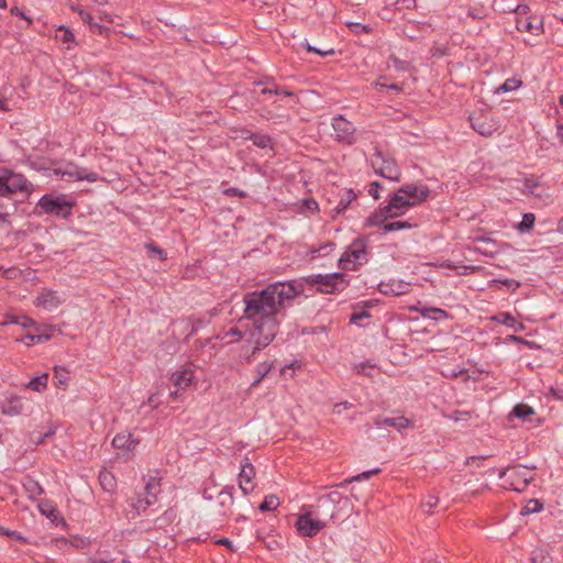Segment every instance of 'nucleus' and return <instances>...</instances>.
<instances>
[{
  "label": "nucleus",
  "instance_id": "obj_36",
  "mask_svg": "<svg viewBox=\"0 0 563 563\" xmlns=\"http://www.w3.org/2000/svg\"><path fill=\"white\" fill-rule=\"evenodd\" d=\"M536 222V216L531 212L523 213L522 219L519 223L516 224V229L521 232L526 233L533 229Z\"/></svg>",
  "mask_w": 563,
  "mask_h": 563
},
{
  "label": "nucleus",
  "instance_id": "obj_6",
  "mask_svg": "<svg viewBox=\"0 0 563 563\" xmlns=\"http://www.w3.org/2000/svg\"><path fill=\"white\" fill-rule=\"evenodd\" d=\"M531 468L527 466H514L499 471L498 476L516 492H523L533 479Z\"/></svg>",
  "mask_w": 563,
  "mask_h": 563
},
{
  "label": "nucleus",
  "instance_id": "obj_19",
  "mask_svg": "<svg viewBox=\"0 0 563 563\" xmlns=\"http://www.w3.org/2000/svg\"><path fill=\"white\" fill-rule=\"evenodd\" d=\"M161 493V479L156 476H150L144 486L145 504L154 505L157 501V496Z\"/></svg>",
  "mask_w": 563,
  "mask_h": 563
},
{
  "label": "nucleus",
  "instance_id": "obj_5",
  "mask_svg": "<svg viewBox=\"0 0 563 563\" xmlns=\"http://www.w3.org/2000/svg\"><path fill=\"white\" fill-rule=\"evenodd\" d=\"M371 165L375 173L380 177L395 183L400 181L401 172L396 161L389 155L384 154L382 151L377 150L373 154Z\"/></svg>",
  "mask_w": 563,
  "mask_h": 563
},
{
  "label": "nucleus",
  "instance_id": "obj_62",
  "mask_svg": "<svg viewBox=\"0 0 563 563\" xmlns=\"http://www.w3.org/2000/svg\"><path fill=\"white\" fill-rule=\"evenodd\" d=\"M273 84H275V80L273 77H264L260 80L254 81L255 86H262L263 88L271 87V86H273Z\"/></svg>",
  "mask_w": 563,
  "mask_h": 563
},
{
  "label": "nucleus",
  "instance_id": "obj_20",
  "mask_svg": "<svg viewBox=\"0 0 563 563\" xmlns=\"http://www.w3.org/2000/svg\"><path fill=\"white\" fill-rule=\"evenodd\" d=\"M357 198V195L353 189H342L340 191V200L336 207L332 210V218L344 213V211L351 206V203Z\"/></svg>",
  "mask_w": 563,
  "mask_h": 563
},
{
  "label": "nucleus",
  "instance_id": "obj_26",
  "mask_svg": "<svg viewBox=\"0 0 563 563\" xmlns=\"http://www.w3.org/2000/svg\"><path fill=\"white\" fill-rule=\"evenodd\" d=\"M22 486L31 499H36L38 496L44 494V488L31 476L24 477Z\"/></svg>",
  "mask_w": 563,
  "mask_h": 563
},
{
  "label": "nucleus",
  "instance_id": "obj_44",
  "mask_svg": "<svg viewBox=\"0 0 563 563\" xmlns=\"http://www.w3.org/2000/svg\"><path fill=\"white\" fill-rule=\"evenodd\" d=\"M279 506V498L275 495H268L264 498V500L258 506L261 511H271L276 509Z\"/></svg>",
  "mask_w": 563,
  "mask_h": 563
},
{
  "label": "nucleus",
  "instance_id": "obj_9",
  "mask_svg": "<svg viewBox=\"0 0 563 563\" xmlns=\"http://www.w3.org/2000/svg\"><path fill=\"white\" fill-rule=\"evenodd\" d=\"M472 129L482 136H492L500 128L499 121L485 113L471 114L468 117Z\"/></svg>",
  "mask_w": 563,
  "mask_h": 563
},
{
  "label": "nucleus",
  "instance_id": "obj_17",
  "mask_svg": "<svg viewBox=\"0 0 563 563\" xmlns=\"http://www.w3.org/2000/svg\"><path fill=\"white\" fill-rule=\"evenodd\" d=\"M374 424L377 428L390 427V428H395L398 431H401L404 429H407L410 426V420L404 416H398V417L377 416L374 419Z\"/></svg>",
  "mask_w": 563,
  "mask_h": 563
},
{
  "label": "nucleus",
  "instance_id": "obj_43",
  "mask_svg": "<svg viewBox=\"0 0 563 563\" xmlns=\"http://www.w3.org/2000/svg\"><path fill=\"white\" fill-rule=\"evenodd\" d=\"M22 276V271L19 269L18 267H9V268H4L3 266L0 265V278H3L5 280H15L18 278H21Z\"/></svg>",
  "mask_w": 563,
  "mask_h": 563
},
{
  "label": "nucleus",
  "instance_id": "obj_24",
  "mask_svg": "<svg viewBox=\"0 0 563 563\" xmlns=\"http://www.w3.org/2000/svg\"><path fill=\"white\" fill-rule=\"evenodd\" d=\"M377 300L371 299L366 301H362L361 309L358 310V307H354V311L350 317V323L360 324V322L364 319L371 318L369 312L367 311L368 308H372L376 305Z\"/></svg>",
  "mask_w": 563,
  "mask_h": 563
},
{
  "label": "nucleus",
  "instance_id": "obj_39",
  "mask_svg": "<svg viewBox=\"0 0 563 563\" xmlns=\"http://www.w3.org/2000/svg\"><path fill=\"white\" fill-rule=\"evenodd\" d=\"M421 316L424 318H430L433 320H440L448 318V312L440 308L426 307L420 311Z\"/></svg>",
  "mask_w": 563,
  "mask_h": 563
},
{
  "label": "nucleus",
  "instance_id": "obj_58",
  "mask_svg": "<svg viewBox=\"0 0 563 563\" xmlns=\"http://www.w3.org/2000/svg\"><path fill=\"white\" fill-rule=\"evenodd\" d=\"M10 13H11L12 15H14V16H19V18H21V19L25 20L29 24H32V22H33V21H32V19H31V18H29V16L24 13V11H23L21 8L16 7V5H14V7H12V8L10 9Z\"/></svg>",
  "mask_w": 563,
  "mask_h": 563
},
{
  "label": "nucleus",
  "instance_id": "obj_33",
  "mask_svg": "<svg viewBox=\"0 0 563 563\" xmlns=\"http://www.w3.org/2000/svg\"><path fill=\"white\" fill-rule=\"evenodd\" d=\"M234 487L225 486L218 496L219 504L224 508H231L234 504L233 498Z\"/></svg>",
  "mask_w": 563,
  "mask_h": 563
},
{
  "label": "nucleus",
  "instance_id": "obj_49",
  "mask_svg": "<svg viewBox=\"0 0 563 563\" xmlns=\"http://www.w3.org/2000/svg\"><path fill=\"white\" fill-rule=\"evenodd\" d=\"M389 60L393 63V66L397 71L405 73L409 70L410 64L406 60L400 59L396 55H390Z\"/></svg>",
  "mask_w": 563,
  "mask_h": 563
},
{
  "label": "nucleus",
  "instance_id": "obj_40",
  "mask_svg": "<svg viewBox=\"0 0 563 563\" xmlns=\"http://www.w3.org/2000/svg\"><path fill=\"white\" fill-rule=\"evenodd\" d=\"M47 382L48 374H43L34 377L31 382H29L26 387L35 391H43L47 386Z\"/></svg>",
  "mask_w": 563,
  "mask_h": 563
},
{
  "label": "nucleus",
  "instance_id": "obj_7",
  "mask_svg": "<svg viewBox=\"0 0 563 563\" xmlns=\"http://www.w3.org/2000/svg\"><path fill=\"white\" fill-rule=\"evenodd\" d=\"M52 175L66 181L87 180L89 183H96L102 179L98 173L87 172L86 168L79 167L74 163H66L60 167L54 168Z\"/></svg>",
  "mask_w": 563,
  "mask_h": 563
},
{
  "label": "nucleus",
  "instance_id": "obj_16",
  "mask_svg": "<svg viewBox=\"0 0 563 563\" xmlns=\"http://www.w3.org/2000/svg\"><path fill=\"white\" fill-rule=\"evenodd\" d=\"M139 439L133 438L129 432L118 433L112 440V446L123 453H132L139 444Z\"/></svg>",
  "mask_w": 563,
  "mask_h": 563
},
{
  "label": "nucleus",
  "instance_id": "obj_12",
  "mask_svg": "<svg viewBox=\"0 0 563 563\" xmlns=\"http://www.w3.org/2000/svg\"><path fill=\"white\" fill-rule=\"evenodd\" d=\"M255 477V468L247 457H244L241 462V471L239 473V487L243 495H249L253 492L255 484L253 482Z\"/></svg>",
  "mask_w": 563,
  "mask_h": 563
},
{
  "label": "nucleus",
  "instance_id": "obj_1",
  "mask_svg": "<svg viewBox=\"0 0 563 563\" xmlns=\"http://www.w3.org/2000/svg\"><path fill=\"white\" fill-rule=\"evenodd\" d=\"M303 291V284H269L262 291L247 294L244 297V314L239 327H231L224 338H233L231 342L245 340L253 344L251 354L246 357L251 362L255 354L268 346L276 338L279 329L277 316L290 306Z\"/></svg>",
  "mask_w": 563,
  "mask_h": 563
},
{
  "label": "nucleus",
  "instance_id": "obj_2",
  "mask_svg": "<svg viewBox=\"0 0 563 563\" xmlns=\"http://www.w3.org/2000/svg\"><path fill=\"white\" fill-rule=\"evenodd\" d=\"M75 206L76 200L65 194H45L36 203L40 213L54 216L64 220H68L73 216Z\"/></svg>",
  "mask_w": 563,
  "mask_h": 563
},
{
  "label": "nucleus",
  "instance_id": "obj_63",
  "mask_svg": "<svg viewBox=\"0 0 563 563\" xmlns=\"http://www.w3.org/2000/svg\"><path fill=\"white\" fill-rule=\"evenodd\" d=\"M214 543L219 544V545H224V547H227L229 550H231L233 552L235 551V548H234L232 541L229 540L228 538L218 539Z\"/></svg>",
  "mask_w": 563,
  "mask_h": 563
},
{
  "label": "nucleus",
  "instance_id": "obj_25",
  "mask_svg": "<svg viewBox=\"0 0 563 563\" xmlns=\"http://www.w3.org/2000/svg\"><path fill=\"white\" fill-rule=\"evenodd\" d=\"M411 284H377L378 290L384 295L400 296L410 291Z\"/></svg>",
  "mask_w": 563,
  "mask_h": 563
},
{
  "label": "nucleus",
  "instance_id": "obj_42",
  "mask_svg": "<svg viewBox=\"0 0 563 563\" xmlns=\"http://www.w3.org/2000/svg\"><path fill=\"white\" fill-rule=\"evenodd\" d=\"M503 245L499 243H492V244H485L482 247H475V251L478 253L488 256L494 257L495 255L499 254L501 252Z\"/></svg>",
  "mask_w": 563,
  "mask_h": 563
},
{
  "label": "nucleus",
  "instance_id": "obj_41",
  "mask_svg": "<svg viewBox=\"0 0 563 563\" xmlns=\"http://www.w3.org/2000/svg\"><path fill=\"white\" fill-rule=\"evenodd\" d=\"M522 81L515 77L506 79L498 88L497 92H510L521 87Z\"/></svg>",
  "mask_w": 563,
  "mask_h": 563
},
{
  "label": "nucleus",
  "instance_id": "obj_38",
  "mask_svg": "<svg viewBox=\"0 0 563 563\" xmlns=\"http://www.w3.org/2000/svg\"><path fill=\"white\" fill-rule=\"evenodd\" d=\"M416 224L409 222V221H393L387 222L382 227L383 232H394L399 230H406V229H412Z\"/></svg>",
  "mask_w": 563,
  "mask_h": 563
},
{
  "label": "nucleus",
  "instance_id": "obj_22",
  "mask_svg": "<svg viewBox=\"0 0 563 563\" xmlns=\"http://www.w3.org/2000/svg\"><path fill=\"white\" fill-rule=\"evenodd\" d=\"M492 321L504 324L508 328L514 329L516 332L525 330V325L518 322L516 318L509 312H499L490 318Z\"/></svg>",
  "mask_w": 563,
  "mask_h": 563
},
{
  "label": "nucleus",
  "instance_id": "obj_18",
  "mask_svg": "<svg viewBox=\"0 0 563 563\" xmlns=\"http://www.w3.org/2000/svg\"><path fill=\"white\" fill-rule=\"evenodd\" d=\"M194 373L190 369L177 371L173 373L170 379L176 389L170 393V396L176 398L178 393L189 386L192 382Z\"/></svg>",
  "mask_w": 563,
  "mask_h": 563
},
{
  "label": "nucleus",
  "instance_id": "obj_51",
  "mask_svg": "<svg viewBox=\"0 0 563 563\" xmlns=\"http://www.w3.org/2000/svg\"><path fill=\"white\" fill-rule=\"evenodd\" d=\"M504 12H515L517 16L521 18V15H526L530 12V8L528 4H516L514 7L509 5L503 9Z\"/></svg>",
  "mask_w": 563,
  "mask_h": 563
},
{
  "label": "nucleus",
  "instance_id": "obj_10",
  "mask_svg": "<svg viewBox=\"0 0 563 563\" xmlns=\"http://www.w3.org/2000/svg\"><path fill=\"white\" fill-rule=\"evenodd\" d=\"M399 192L408 197L409 202H415V207L427 201L431 190L427 185L419 183H407L399 187Z\"/></svg>",
  "mask_w": 563,
  "mask_h": 563
},
{
  "label": "nucleus",
  "instance_id": "obj_56",
  "mask_svg": "<svg viewBox=\"0 0 563 563\" xmlns=\"http://www.w3.org/2000/svg\"><path fill=\"white\" fill-rule=\"evenodd\" d=\"M320 287H318V290L321 291V292H333L334 290H343V287H340V286H343L344 284H328V283H324V284H319Z\"/></svg>",
  "mask_w": 563,
  "mask_h": 563
},
{
  "label": "nucleus",
  "instance_id": "obj_61",
  "mask_svg": "<svg viewBox=\"0 0 563 563\" xmlns=\"http://www.w3.org/2000/svg\"><path fill=\"white\" fill-rule=\"evenodd\" d=\"M352 407H353V405L351 402L342 401V402L335 404L333 410H334L335 413L340 415L343 410L350 409Z\"/></svg>",
  "mask_w": 563,
  "mask_h": 563
},
{
  "label": "nucleus",
  "instance_id": "obj_48",
  "mask_svg": "<svg viewBox=\"0 0 563 563\" xmlns=\"http://www.w3.org/2000/svg\"><path fill=\"white\" fill-rule=\"evenodd\" d=\"M543 508V505L538 499H530L527 505L522 508L521 515H529L541 511Z\"/></svg>",
  "mask_w": 563,
  "mask_h": 563
},
{
  "label": "nucleus",
  "instance_id": "obj_52",
  "mask_svg": "<svg viewBox=\"0 0 563 563\" xmlns=\"http://www.w3.org/2000/svg\"><path fill=\"white\" fill-rule=\"evenodd\" d=\"M54 433H55L54 429H49L47 432H45L43 434L42 433H33L31 437V441L34 444L40 445V444L44 443L46 438L52 437Z\"/></svg>",
  "mask_w": 563,
  "mask_h": 563
},
{
  "label": "nucleus",
  "instance_id": "obj_28",
  "mask_svg": "<svg viewBox=\"0 0 563 563\" xmlns=\"http://www.w3.org/2000/svg\"><path fill=\"white\" fill-rule=\"evenodd\" d=\"M144 247L146 250L147 256L151 260L163 262L167 258V252L154 242L146 243Z\"/></svg>",
  "mask_w": 563,
  "mask_h": 563
},
{
  "label": "nucleus",
  "instance_id": "obj_35",
  "mask_svg": "<svg viewBox=\"0 0 563 563\" xmlns=\"http://www.w3.org/2000/svg\"><path fill=\"white\" fill-rule=\"evenodd\" d=\"M382 472L380 468L376 467L369 471H365L361 474H357L355 476H352L350 478L344 479L342 483H340L339 487H345L346 485L353 483V482H361L371 478L373 475L379 474Z\"/></svg>",
  "mask_w": 563,
  "mask_h": 563
},
{
  "label": "nucleus",
  "instance_id": "obj_57",
  "mask_svg": "<svg viewBox=\"0 0 563 563\" xmlns=\"http://www.w3.org/2000/svg\"><path fill=\"white\" fill-rule=\"evenodd\" d=\"M383 189V185L379 181H373L369 184L368 194L373 199H379V190Z\"/></svg>",
  "mask_w": 563,
  "mask_h": 563
},
{
  "label": "nucleus",
  "instance_id": "obj_59",
  "mask_svg": "<svg viewBox=\"0 0 563 563\" xmlns=\"http://www.w3.org/2000/svg\"><path fill=\"white\" fill-rule=\"evenodd\" d=\"M224 194L230 197H239V198L246 197V192L236 187H230V188L225 189Z\"/></svg>",
  "mask_w": 563,
  "mask_h": 563
},
{
  "label": "nucleus",
  "instance_id": "obj_55",
  "mask_svg": "<svg viewBox=\"0 0 563 563\" xmlns=\"http://www.w3.org/2000/svg\"><path fill=\"white\" fill-rule=\"evenodd\" d=\"M439 498L435 496H429L427 500L421 504L424 512H431V510L438 505Z\"/></svg>",
  "mask_w": 563,
  "mask_h": 563
},
{
  "label": "nucleus",
  "instance_id": "obj_54",
  "mask_svg": "<svg viewBox=\"0 0 563 563\" xmlns=\"http://www.w3.org/2000/svg\"><path fill=\"white\" fill-rule=\"evenodd\" d=\"M55 377L58 380L57 387L66 385L68 382V372L65 368H55Z\"/></svg>",
  "mask_w": 563,
  "mask_h": 563
},
{
  "label": "nucleus",
  "instance_id": "obj_30",
  "mask_svg": "<svg viewBox=\"0 0 563 563\" xmlns=\"http://www.w3.org/2000/svg\"><path fill=\"white\" fill-rule=\"evenodd\" d=\"M244 140H252L253 144L260 148H267L273 146V139L266 134L250 133V136H244Z\"/></svg>",
  "mask_w": 563,
  "mask_h": 563
},
{
  "label": "nucleus",
  "instance_id": "obj_3",
  "mask_svg": "<svg viewBox=\"0 0 563 563\" xmlns=\"http://www.w3.org/2000/svg\"><path fill=\"white\" fill-rule=\"evenodd\" d=\"M368 261V238L362 235L353 240L338 261L341 269L355 271Z\"/></svg>",
  "mask_w": 563,
  "mask_h": 563
},
{
  "label": "nucleus",
  "instance_id": "obj_11",
  "mask_svg": "<svg viewBox=\"0 0 563 563\" xmlns=\"http://www.w3.org/2000/svg\"><path fill=\"white\" fill-rule=\"evenodd\" d=\"M415 207V202H409L408 197L399 192V188L389 196L385 212H390L393 218L404 216L409 209Z\"/></svg>",
  "mask_w": 563,
  "mask_h": 563
},
{
  "label": "nucleus",
  "instance_id": "obj_64",
  "mask_svg": "<svg viewBox=\"0 0 563 563\" xmlns=\"http://www.w3.org/2000/svg\"><path fill=\"white\" fill-rule=\"evenodd\" d=\"M474 242H482L484 244L498 243L496 240L492 239L488 235H477L474 238Z\"/></svg>",
  "mask_w": 563,
  "mask_h": 563
},
{
  "label": "nucleus",
  "instance_id": "obj_15",
  "mask_svg": "<svg viewBox=\"0 0 563 563\" xmlns=\"http://www.w3.org/2000/svg\"><path fill=\"white\" fill-rule=\"evenodd\" d=\"M516 29L519 32H528L533 35H539L543 33V20L538 16H530L527 19L516 18Z\"/></svg>",
  "mask_w": 563,
  "mask_h": 563
},
{
  "label": "nucleus",
  "instance_id": "obj_31",
  "mask_svg": "<svg viewBox=\"0 0 563 563\" xmlns=\"http://www.w3.org/2000/svg\"><path fill=\"white\" fill-rule=\"evenodd\" d=\"M263 96H280V97H292L294 92L288 90L286 87L273 84L271 87H264L261 90Z\"/></svg>",
  "mask_w": 563,
  "mask_h": 563
},
{
  "label": "nucleus",
  "instance_id": "obj_34",
  "mask_svg": "<svg viewBox=\"0 0 563 563\" xmlns=\"http://www.w3.org/2000/svg\"><path fill=\"white\" fill-rule=\"evenodd\" d=\"M272 368H273V363H268V362L260 363L255 368L256 378L251 384V388L257 387L261 384V382L264 379V377L272 371Z\"/></svg>",
  "mask_w": 563,
  "mask_h": 563
},
{
  "label": "nucleus",
  "instance_id": "obj_53",
  "mask_svg": "<svg viewBox=\"0 0 563 563\" xmlns=\"http://www.w3.org/2000/svg\"><path fill=\"white\" fill-rule=\"evenodd\" d=\"M58 31L62 32V35H60V40L62 42L64 43H70V42H74L75 41V35L74 33L71 32V30H69L68 27H66L65 25H60L58 27Z\"/></svg>",
  "mask_w": 563,
  "mask_h": 563
},
{
  "label": "nucleus",
  "instance_id": "obj_27",
  "mask_svg": "<svg viewBox=\"0 0 563 563\" xmlns=\"http://www.w3.org/2000/svg\"><path fill=\"white\" fill-rule=\"evenodd\" d=\"M2 324L3 325L19 324L24 329L33 328V327L36 328V322L32 318L24 316V314L23 316L5 314L4 320L2 321Z\"/></svg>",
  "mask_w": 563,
  "mask_h": 563
},
{
  "label": "nucleus",
  "instance_id": "obj_8",
  "mask_svg": "<svg viewBox=\"0 0 563 563\" xmlns=\"http://www.w3.org/2000/svg\"><path fill=\"white\" fill-rule=\"evenodd\" d=\"M331 125L334 131V140L336 142L345 145H353L357 141L356 128L342 114L333 117Z\"/></svg>",
  "mask_w": 563,
  "mask_h": 563
},
{
  "label": "nucleus",
  "instance_id": "obj_21",
  "mask_svg": "<svg viewBox=\"0 0 563 563\" xmlns=\"http://www.w3.org/2000/svg\"><path fill=\"white\" fill-rule=\"evenodd\" d=\"M128 506L126 515L131 519H134L135 517L144 514L151 505L145 504V498L139 495L137 497L130 498L128 500Z\"/></svg>",
  "mask_w": 563,
  "mask_h": 563
},
{
  "label": "nucleus",
  "instance_id": "obj_46",
  "mask_svg": "<svg viewBox=\"0 0 563 563\" xmlns=\"http://www.w3.org/2000/svg\"><path fill=\"white\" fill-rule=\"evenodd\" d=\"M531 563H553L552 556L544 550L537 549L532 552Z\"/></svg>",
  "mask_w": 563,
  "mask_h": 563
},
{
  "label": "nucleus",
  "instance_id": "obj_60",
  "mask_svg": "<svg viewBox=\"0 0 563 563\" xmlns=\"http://www.w3.org/2000/svg\"><path fill=\"white\" fill-rule=\"evenodd\" d=\"M396 4L399 5L400 8L411 10V9L416 8L417 1L416 0H397Z\"/></svg>",
  "mask_w": 563,
  "mask_h": 563
},
{
  "label": "nucleus",
  "instance_id": "obj_14",
  "mask_svg": "<svg viewBox=\"0 0 563 563\" xmlns=\"http://www.w3.org/2000/svg\"><path fill=\"white\" fill-rule=\"evenodd\" d=\"M62 298L55 290L43 288V290L34 299V305L47 311L56 309L62 303Z\"/></svg>",
  "mask_w": 563,
  "mask_h": 563
},
{
  "label": "nucleus",
  "instance_id": "obj_47",
  "mask_svg": "<svg viewBox=\"0 0 563 563\" xmlns=\"http://www.w3.org/2000/svg\"><path fill=\"white\" fill-rule=\"evenodd\" d=\"M38 509H40L42 515H44L45 517H47V518H49L52 520L55 519L56 516H57L56 508L48 500L41 501L38 504Z\"/></svg>",
  "mask_w": 563,
  "mask_h": 563
},
{
  "label": "nucleus",
  "instance_id": "obj_29",
  "mask_svg": "<svg viewBox=\"0 0 563 563\" xmlns=\"http://www.w3.org/2000/svg\"><path fill=\"white\" fill-rule=\"evenodd\" d=\"M98 478L104 492L112 493L115 489L117 481L111 472L101 471Z\"/></svg>",
  "mask_w": 563,
  "mask_h": 563
},
{
  "label": "nucleus",
  "instance_id": "obj_50",
  "mask_svg": "<svg viewBox=\"0 0 563 563\" xmlns=\"http://www.w3.org/2000/svg\"><path fill=\"white\" fill-rule=\"evenodd\" d=\"M349 27L354 34H368L372 32V27L368 24L358 22L349 23Z\"/></svg>",
  "mask_w": 563,
  "mask_h": 563
},
{
  "label": "nucleus",
  "instance_id": "obj_32",
  "mask_svg": "<svg viewBox=\"0 0 563 563\" xmlns=\"http://www.w3.org/2000/svg\"><path fill=\"white\" fill-rule=\"evenodd\" d=\"M1 412L7 416H18L22 412V404L19 398H12L1 407Z\"/></svg>",
  "mask_w": 563,
  "mask_h": 563
},
{
  "label": "nucleus",
  "instance_id": "obj_13",
  "mask_svg": "<svg viewBox=\"0 0 563 563\" xmlns=\"http://www.w3.org/2000/svg\"><path fill=\"white\" fill-rule=\"evenodd\" d=\"M324 522L312 519L309 514L299 516L296 521L297 531L303 537L317 536L324 528Z\"/></svg>",
  "mask_w": 563,
  "mask_h": 563
},
{
  "label": "nucleus",
  "instance_id": "obj_4",
  "mask_svg": "<svg viewBox=\"0 0 563 563\" xmlns=\"http://www.w3.org/2000/svg\"><path fill=\"white\" fill-rule=\"evenodd\" d=\"M33 184L20 173L9 168H0V196L10 198L18 192L30 195Z\"/></svg>",
  "mask_w": 563,
  "mask_h": 563
},
{
  "label": "nucleus",
  "instance_id": "obj_37",
  "mask_svg": "<svg viewBox=\"0 0 563 563\" xmlns=\"http://www.w3.org/2000/svg\"><path fill=\"white\" fill-rule=\"evenodd\" d=\"M511 415L521 420H527L529 417L534 415V410L532 407L526 404H518L514 407Z\"/></svg>",
  "mask_w": 563,
  "mask_h": 563
},
{
  "label": "nucleus",
  "instance_id": "obj_45",
  "mask_svg": "<svg viewBox=\"0 0 563 563\" xmlns=\"http://www.w3.org/2000/svg\"><path fill=\"white\" fill-rule=\"evenodd\" d=\"M23 163L30 166L34 170H46L47 169V161L45 158H33L32 156H27Z\"/></svg>",
  "mask_w": 563,
  "mask_h": 563
},
{
  "label": "nucleus",
  "instance_id": "obj_23",
  "mask_svg": "<svg viewBox=\"0 0 563 563\" xmlns=\"http://www.w3.org/2000/svg\"><path fill=\"white\" fill-rule=\"evenodd\" d=\"M386 206L378 208L375 210L369 217L366 218L364 225L367 228L372 227H383L385 221L388 219H394L390 212H385Z\"/></svg>",
  "mask_w": 563,
  "mask_h": 563
}]
</instances>
